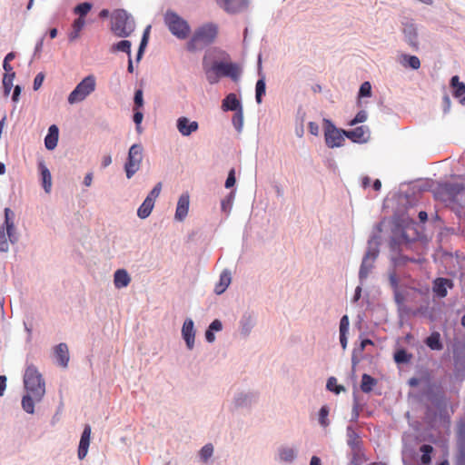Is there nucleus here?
Here are the masks:
<instances>
[{
  "instance_id": "24",
  "label": "nucleus",
  "mask_w": 465,
  "mask_h": 465,
  "mask_svg": "<svg viewBox=\"0 0 465 465\" xmlns=\"http://www.w3.org/2000/svg\"><path fill=\"white\" fill-rule=\"evenodd\" d=\"M189 204H190L189 194L187 193H183L179 197L177 205H176L174 218L177 221L182 222L186 218V216L188 214V211H189Z\"/></svg>"
},
{
  "instance_id": "37",
  "label": "nucleus",
  "mask_w": 465,
  "mask_h": 465,
  "mask_svg": "<svg viewBox=\"0 0 465 465\" xmlns=\"http://www.w3.org/2000/svg\"><path fill=\"white\" fill-rule=\"evenodd\" d=\"M425 344L432 351H440L443 349V343L440 339V334L438 331H433L425 339Z\"/></svg>"
},
{
  "instance_id": "31",
  "label": "nucleus",
  "mask_w": 465,
  "mask_h": 465,
  "mask_svg": "<svg viewBox=\"0 0 465 465\" xmlns=\"http://www.w3.org/2000/svg\"><path fill=\"white\" fill-rule=\"evenodd\" d=\"M232 282V273L229 270L225 269L220 274L219 282L214 286V292L217 295L223 294Z\"/></svg>"
},
{
  "instance_id": "10",
  "label": "nucleus",
  "mask_w": 465,
  "mask_h": 465,
  "mask_svg": "<svg viewBox=\"0 0 465 465\" xmlns=\"http://www.w3.org/2000/svg\"><path fill=\"white\" fill-rule=\"evenodd\" d=\"M143 147L141 143H134L128 150L124 169L127 179H131L140 169L143 161Z\"/></svg>"
},
{
  "instance_id": "11",
  "label": "nucleus",
  "mask_w": 465,
  "mask_h": 465,
  "mask_svg": "<svg viewBox=\"0 0 465 465\" xmlns=\"http://www.w3.org/2000/svg\"><path fill=\"white\" fill-rule=\"evenodd\" d=\"M439 191L451 203H457L462 207L465 206V201H463V194L465 193L464 183L445 182L440 184Z\"/></svg>"
},
{
  "instance_id": "16",
  "label": "nucleus",
  "mask_w": 465,
  "mask_h": 465,
  "mask_svg": "<svg viewBox=\"0 0 465 465\" xmlns=\"http://www.w3.org/2000/svg\"><path fill=\"white\" fill-rule=\"evenodd\" d=\"M424 395L436 409L441 411L446 407L445 394L441 389L430 385Z\"/></svg>"
},
{
  "instance_id": "13",
  "label": "nucleus",
  "mask_w": 465,
  "mask_h": 465,
  "mask_svg": "<svg viewBox=\"0 0 465 465\" xmlns=\"http://www.w3.org/2000/svg\"><path fill=\"white\" fill-rule=\"evenodd\" d=\"M225 59H231L230 54L224 50L219 47H209L205 50L202 60L203 71H206L207 67H210L212 64L223 61Z\"/></svg>"
},
{
  "instance_id": "8",
  "label": "nucleus",
  "mask_w": 465,
  "mask_h": 465,
  "mask_svg": "<svg viewBox=\"0 0 465 465\" xmlns=\"http://www.w3.org/2000/svg\"><path fill=\"white\" fill-rule=\"evenodd\" d=\"M322 124L326 146L331 149L341 147L346 138L343 134L345 130L338 128L334 123L328 118H323Z\"/></svg>"
},
{
  "instance_id": "56",
  "label": "nucleus",
  "mask_w": 465,
  "mask_h": 465,
  "mask_svg": "<svg viewBox=\"0 0 465 465\" xmlns=\"http://www.w3.org/2000/svg\"><path fill=\"white\" fill-rule=\"evenodd\" d=\"M371 95V85L370 82H363L358 92V98L370 97Z\"/></svg>"
},
{
  "instance_id": "28",
  "label": "nucleus",
  "mask_w": 465,
  "mask_h": 465,
  "mask_svg": "<svg viewBox=\"0 0 465 465\" xmlns=\"http://www.w3.org/2000/svg\"><path fill=\"white\" fill-rule=\"evenodd\" d=\"M54 354L56 359L58 365L65 368L69 362V350L68 346L64 342H61L54 347Z\"/></svg>"
},
{
  "instance_id": "6",
  "label": "nucleus",
  "mask_w": 465,
  "mask_h": 465,
  "mask_svg": "<svg viewBox=\"0 0 465 465\" xmlns=\"http://www.w3.org/2000/svg\"><path fill=\"white\" fill-rule=\"evenodd\" d=\"M111 30L118 37L130 36L135 30L134 17L124 9L115 10L112 15Z\"/></svg>"
},
{
  "instance_id": "35",
  "label": "nucleus",
  "mask_w": 465,
  "mask_h": 465,
  "mask_svg": "<svg viewBox=\"0 0 465 465\" xmlns=\"http://www.w3.org/2000/svg\"><path fill=\"white\" fill-rule=\"evenodd\" d=\"M131 278L124 269H118L114 275V286L118 289L124 288L130 283Z\"/></svg>"
},
{
  "instance_id": "52",
  "label": "nucleus",
  "mask_w": 465,
  "mask_h": 465,
  "mask_svg": "<svg viewBox=\"0 0 465 465\" xmlns=\"http://www.w3.org/2000/svg\"><path fill=\"white\" fill-rule=\"evenodd\" d=\"M213 446L212 443H207L204 446H203L199 451L200 459L203 462H207L208 460L213 456Z\"/></svg>"
},
{
  "instance_id": "53",
  "label": "nucleus",
  "mask_w": 465,
  "mask_h": 465,
  "mask_svg": "<svg viewBox=\"0 0 465 465\" xmlns=\"http://www.w3.org/2000/svg\"><path fill=\"white\" fill-rule=\"evenodd\" d=\"M144 104L143 92L142 88H138L134 91V109H143Z\"/></svg>"
},
{
  "instance_id": "22",
  "label": "nucleus",
  "mask_w": 465,
  "mask_h": 465,
  "mask_svg": "<svg viewBox=\"0 0 465 465\" xmlns=\"http://www.w3.org/2000/svg\"><path fill=\"white\" fill-rule=\"evenodd\" d=\"M176 128L183 136H190L199 129V124L186 116H181L176 120Z\"/></svg>"
},
{
  "instance_id": "26",
  "label": "nucleus",
  "mask_w": 465,
  "mask_h": 465,
  "mask_svg": "<svg viewBox=\"0 0 465 465\" xmlns=\"http://www.w3.org/2000/svg\"><path fill=\"white\" fill-rule=\"evenodd\" d=\"M450 85L452 88V95L459 102L465 105V84L460 81L458 75H453L450 80Z\"/></svg>"
},
{
  "instance_id": "20",
  "label": "nucleus",
  "mask_w": 465,
  "mask_h": 465,
  "mask_svg": "<svg viewBox=\"0 0 465 465\" xmlns=\"http://www.w3.org/2000/svg\"><path fill=\"white\" fill-rule=\"evenodd\" d=\"M182 337L188 350H193L195 341L194 322L191 318L184 320L182 327Z\"/></svg>"
},
{
  "instance_id": "34",
  "label": "nucleus",
  "mask_w": 465,
  "mask_h": 465,
  "mask_svg": "<svg viewBox=\"0 0 465 465\" xmlns=\"http://www.w3.org/2000/svg\"><path fill=\"white\" fill-rule=\"evenodd\" d=\"M223 330V322L219 319L213 320L207 327L204 336L205 340L209 343H213L215 341V332H219Z\"/></svg>"
},
{
  "instance_id": "39",
  "label": "nucleus",
  "mask_w": 465,
  "mask_h": 465,
  "mask_svg": "<svg viewBox=\"0 0 465 465\" xmlns=\"http://www.w3.org/2000/svg\"><path fill=\"white\" fill-rule=\"evenodd\" d=\"M377 384V380L370 374L363 373L361 381V390L364 393H370L372 391L374 386Z\"/></svg>"
},
{
  "instance_id": "43",
  "label": "nucleus",
  "mask_w": 465,
  "mask_h": 465,
  "mask_svg": "<svg viewBox=\"0 0 465 465\" xmlns=\"http://www.w3.org/2000/svg\"><path fill=\"white\" fill-rule=\"evenodd\" d=\"M84 24H85V21L84 18L74 19L73 25H72L73 30H72V32H70V34L68 35V39L70 42H73L79 37V33L84 28Z\"/></svg>"
},
{
  "instance_id": "55",
  "label": "nucleus",
  "mask_w": 465,
  "mask_h": 465,
  "mask_svg": "<svg viewBox=\"0 0 465 465\" xmlns=\"http://www.w3.org/2000/svg\"><path fill=\"white\" fill-rule=\"evenodd\" d=\"M368 118V114L365 110L359 111L356 115L349 122L350 126H354L358 124L364 123Z\"/></svg>"
},
{
  "instance_id": "58",
  "label": "nucleus",
  "mask_w": 465,
  "mask_h": 465,
  "mask_svg": "<svg viewBox=\"0 0 465 465\" xmlns=\"http://www.w3.org/2000/svg\"><path fill=\"white\" fill-rule=\"evenodd\" d=\"M9 250L7 237L4 226L0 228V252H6Z\"/></svg>"
},
{
  "instance_id": "41",
  "label": "nucleus",
  "mask_w": 465,
  "mask_h": 465,
  "mask_svg": "<svg viewBox=\"0 0 465 465\" xmlns=\"http://www.w3.org/2000/svg\"><path fill=\"white\" fill-rule=\"evenodd\" d=\"M401 63L403 64V66L410 67L412 70H417L420 66V61L419 57L416 55H411V54H401Z\"/></svg>"
},
{
  "instance_id": "30",
  "label": "nucleus",
  "mask_w": 465,
  "mask_h": 465,
  "mask_svg": "<svg viewBox=\"0 0 465 465\" xmlns=\"http://www.w3.org/2000/svg\"><path fill=\"white\" fill-rule=\"evenodd\" d=\"M10 213H12L11 210L9 208L5 209V222H4V228L5 227L6 230V237L7 241L9 240L11 243H15L17 242L18 238L15 234V224L10 217Z\"/></svg>"
},
{
  "instance_id": "45",
  "label": "nucleus",
  "mask_w": 465,
  "mask_h": 465,
  "mask_svg": "<svg viewBox=\"0 0 465 465\" xmlns=\"http://www.w3.org/2000/svg\"><path fill=\"white\" fill-rule=\"evenodd\" d=\"M15 77V73H11V74H4V77H3V91H4V95L5 97H7L12 89H14V84H13V81H14V78Z\"/></svg>"
},
{
  "instance_id": "38",
  "label": "nucleus",
  "mask_w": 465,
  "mask_h": 465,
  "mask_svg": "<svg viewBox=\"0 0 465 465\" xmlns=\"http://www.w3.org/2000/svg\"><path fill=\"white\" fill-rule=\"evenodd\" d=\"M110 51L112 53L123 52V53H125L128 56H131L132 55V43H131V41L126 40V39L120 40L119 42L114 44L111 46Z\"/></svg>"
},
{
  "instance_id": "5",
  "label": "nucleus",
  "mask_w": 465,
  "mask_h": 465,
  "mask_svg": "<svg viewBox=\"0 0 465 465\" xmlns=\"http://www.w3.org/2000/svg\"><path fill=\"white\" fill-rule=\"evenodd\" d=\"M218 35V26L213 23H207L199 26L186 44V49L190 53L202 50L212 45Z\"/></svg>"
},
{
  "instance_id": "19",
  "label": "nucleus",
  "mask_w": 465,
  "mask_h": 465,
  "mask_svg": "<svg viewBox=\"0 0 465 465\" xmlns=\"http://www.w3.org/2000/svg\"><path fill=\"white\" fill-rule=\"evenodd\" d=\"M298 456V450L294 447L282 445L277 449L275 459L284 464H292Z\"/></svg>"
},
{
  "instance_id": "18",
  "label": "nucleus",
  "mask_w": 465,
  "mask_h": 465,
  "mask_svg": "<svg viewBox=\"0 0 465 465\" xmlns=\"http://www.w3.org/2000/svg\"><path fill=\"white\" fill-rule=\"evenodd\" d=\"M453 281L449 278L438 277L433 281L432 292L440 299L445 298L448 294V289H452Z\"/></svg>"
},
{
  "instance_id": "48",
  "label": "nucleus",
  "mask_w": 465,
  "mask_h": 465,
  "mask_svg": "<svg viewBox=\"0 0 465 465\" xmlns=\"http://www.w3.org/2000/svg\"><path fill=\"white\" fill-rule=\"evenodd\" d=\"M420 451L421 453L420 460L423 464H429L431 461V453L433 451V447L430 444H422L420 447Z\"/></svg>"
},
{
  "instance_id": "44",
  "label": "nucleus",
  "mask_w": 465,
  "mask_h": 465,
  "mask_svg": "<svg viewBox=\"0 0 465 465\" xmlns=\"http://www.w3.org/2000/svg\"><path fill=\"white\" fill-rule=\"evenodd\" d=\"M393 296H394V302L398 307V311L401 312H405L406 314H410L411 312L409 307L404 305L405 297L402 294V292L400 290L395 291V292H393Z\"/></svg>"
},
{
  "instance_id": "42",
  "label": "nucleus",
  "mask_w": 465,
  "mask_h": 465,
  "mask_svg": "<svg viewBox=\"0 0 465 465\" xmlns=\"http://www.w3.org/2000/svg\"><path fill=\"white\" fill-rule=\"evenodd\" d=\"M236 192L232 190L221 201V210L227 215L231 213L232 208L233 201L235 199Z\"/></svg>"
},
{
  "instance_id": "59",
  "label": "nucleus",
  "mask_w": 465,
  "mask_h": 465,
  "mask_svg": "<svg viewBox=\"0 0 465 465\" xmlns=\"http://www.w3.org/2000/svg\"><path fill=\"white\" fill-rule=\"evenodd\" d=\"M389 282H390V285L393 292L400 290L399 289L400 282H399V279H398L395 270H392L391 272H390Z\"/></svg>"
},
{
  "instance_id": "1",
  "label": "nucleus",
  "mask_w": 465,
  "mask_h": 465,
  "mask_svg": "<svg viewBox=\"0 0 465 465\" xmlns=\"http://www.w3.org/2000/svg\"><path fill=\"white\" fill-rule=\"evenodd\" d=\"M25 394L22 397V409L28 414L35 413V405L42 401L45 394V381L37 368L31 364L24 374Z\"/></svg>"
},
{
  "instance_id": "25",
  "label": "nucleus",
  "mask_w": 465,
  "mask_h": 465,
  "mask_svg": "<svg viewBox=\"0 0 465 465\" xmlns=\"http://www.w3.org/2000/svg\"><path fill=\"white\" fill-rule=\"evenodd\" d=\"M222 109L223 112H237L243 108L241 99L234 93H230L222 101Z\"/></svg>"
},
{
  "instance_id": "63",
  "label": "nucleus",
  "mask_w": 465,
  "mask_h": 465,
  "mask_svg": "<svg viewBox=\"0 0 465 465\" xmlns=\"http://www.w3.org/2000/svg\"><path fill=\"white\" fill-rule=\"evenodd\" d=\"M350 320L348 315H343L340 321V332H349Z\"/></svg>"
},
{
  "instance_id": "3",
  "label": "nucleus",
  "mask_w": 465,
  "mask_h": 465,
  "mask_svg": "<svg viewBox=\"0 0 465 465\" xmlns=\"http://www.w3.org/2000/svg\"><path fill=\"white\" fill-rule=\"evenodd\" d=\"M203 73L207 82L213 85L218 84L223 77H228L234 83L239 82L242 70L239 64L225 59L212 64Z\"/></svg>"
},
{
  "instance_id": "9",
  "label": "nucleus",
  "mask_w": 465,
  "mask_h": 465,
  "mask_svg": "<svg viewBox=\"0 0 465 465\" xmlns=\"http://www.w3.org/2000/svg\"><path fill=\"white\" fill-rule=\"evenodd\" d=\"M95 89V77L93 74L85 76L68 95V103L74 104L84 101Z\"/></svg>"
},
{
  "instance_id": "23",
  "label": "nucleus",
  "mask_w": 465,
  "mask_h": 465,
  "mask_svg": "<svg viewBox=\"0 0 465 465\" xmlns=\"http://www.w3.org/2000/svg\"><path fill=\"white\" fill-rule=\"evenodd\" d=\"M91 426L85 424L82 431L78 445L77 457L80 460H84L88 452L91 439Z\"/></svg>"
},
{
  "instance_id": "51",
  "label": "nucleus",
  "mask_w": 465,
  "mask_h": 465,
  "mask_svg": "<svg viewBox=\"0 0 465 465\" xmlns=\"http://www.w3.org/2000/svg\"><path fill=\"white\" fill-rule=\"evenodd\" d=\"M93 5L90 2H83L74 7V13L79 15L78 18H84L91 11Z\"/></svg>"
},
{
  "instance_id": "60",
  "label": "nucleus",
  "mask_w": 465,
  "mask_h": 465,
  "mask_svg": "<svg viewBox=\"0 0 465 465\" xmlns=\"http://www.w3.org/2000/svg\"><path fill=\"white\" fill-rule=\"evenodd\" d=\"M162 190V183H157L154 187L151 190L145 199H151V202H155Z\"/></svg>"
},
{
  "instance_id": "15",
  "label": "nucleus",
  "mask_w": 465,
  "mask_h": 465,
  "mask_svg": "<svg viewBox=\"0 0 465 465\" xmlns=\"http://www.w3.org/2000/svg\"><path fill=\"white\" fill-rule=\"evenodd\" d=\"M343 134L352 143L359 144L367 143L371 137L370 128L367 125H361L353 129L345 130Z\"/></svg>"
},
{
  "instance_id": "2",
  "label": "nucleus",
  "mask_w": 465,
  "mask_h": 465,
  "mask_svg": "<svg viewBox=\"0 0 465 465\" xmlns=\"http://www.w3.org/2000/svg\"><path fill=\"white\" fill-rule=\"evenodd\" d=\"M423 234L415 231L411 235L407 231L401 230L399 234L393 233L390 239L389 246L391 252L395 255L391 256V262L394 268L403 267L411 260V257L402 254L401 245L409 246L411 242L421 241Z\"/></svg>"
},
{
  "instance_id": "36",
  "label": "nucleus",
  "mask_w": 465,
  "mask_h": 465,
  "mask_svg": "<svg viewBox=\"0 0 465 465\" xmlns=\"http://www.w3.org/2000/svg\"><path fill=\"white\" fill-rule=\"evenodd\" d=\"M151 27L152 26L149 25L143 30V35H142V38H141V41H140V45H139V47H138V50H137V53H136V56H135L136 63H139L142 60V58H143V56L144 54L146 46H147L148 42H149V35H150Z\"/></svg>"
},
{
  "instance_id": "32",
  "label": "nucleus",
  "mask_w": 465,
  "mask_h": 465,
  "mask_svg": "<svg viewBox=\"0 0 465 465\" xmlns=\"http://www.w3.org/2000/svg\"><path fill=\"white\" fill-rule=\"evenodd\" d=\"M38 168L40 171L43 189L45 193H49L52 188L51 173H50L48 167L45 165V163L43 161L38 163Z\"/></svg>"
},
{
  "instance_id": "29",
  "label": "nucleus",
  "mask_w": 465,
  "mask_h": 465,
  "mask_svg": "<svg viewBox=\"0 0 465 465\" xmlns=\"http://www.w3.org/2000/svg\"><path fill=\"white\" fill-rule=\"evenodd\" d=\"M58 139L59 128L56 124H51L44 140L45 148L48 151L54 150L57 146Z\"/></svg>"
},
{
  "instance_id": "40",
  "label": "nucleus",
  "mask_w": 465,
  "mask_h": 465,
  "mask_svg": "<svg viewBox=\"0 0 465 465\" xmlns=\"http://www.w3.org/2000/svg\"><path fill=\"white\" fill-rule=\"evenodd\" d=\"M154 207V203L151 199H144L137 210V216L140 219H146L151 214Z\"/></svg>"
},
{
  "instance_id": "54",
  "label": "nucleus",
  "mask_w": 465,
  "mask_h": 465,
  "mask_svg": "<svg viewBox=\"0 0 465 465\" xmlns=\"http://www.w3.org/2000/svg\"><path fill=\"white\" fill-rule=\"evenodd\" d=\"M143 119V113L142 109H134L133 121L135 124V129L138 134L142 133L143 129L141 124Z\"/></svg>"
},
{
  "instance_id": "46",
  "label": "nucleus",
  "mask_w": 465,
  "mask_h": 465,
  "mask_svg": "<svg viewBox=\"0 0 465 465\" xmlns=\"http://www.w3.org/2000/svg\"><path fill=\"white\" fill-rule=\"evenodd\" d=\"M326 390L339 395L341 391H345L344 386L338 384L337 379L333 376L328 378L326 382Z\"/></svg>"
},
{
  "instance_id": "50",
  "label": "nucleus",
  "mask_w": 465,
  "mask_h": 465,
  "mask_svg": "<svg viewBox=\"0 0 465 465\" xmlns=\"http://www.w3.org/2000/svg\"><path fill=\"white\" fill-rule=\"evenodd\" d=\"M232 124L238 133L242 131L243 127V109L234 112Z\"/></svg>"
},
{
  "instance_id": "49",
  "label": "nucleus",
  "mask_w": 465,
  "mask_h": 465,
  "mask_svg": "<svg viewBox=\"0 0 465 465\" xmlns=\"http://www.w3.org/2000/svg\"><path fill=\"white\" fill-rule=\"evenodd\" d=\"M411 354L409 353L405 349H400L394 353V361L398 364H406L410 362Z\"/></svg>"
},
{
  "instance_id": "57",
  "label": "nucleus",
  "mask_w": 465,
  "mask_h": 465,
  "mask_svg": "<svg viewBox=\"0 0 465 465\" xmlns=\"http://www.w3.org/2000/svg\"><path fill=\"white\" fill-rule=\"evenodd\" d=\"M236 183V177H235V169L231 168L228 172L227 178L224 183V187L226 189H231L235 185Z\"/></svg>"
},
{
  "instance_id": "27",
  "label": "nucleus",
  "mask_w": 465,
  "mask_h": 465,
  "mask_svg": "<svg viewBox=\"0 0 465 465\" xmlns=\"http://www.w3.org/2000/svg\"><path fill=\"white\" fill-rule=\"evenodd\" d=\"M255 322L256 320L254 315L252 312H245L242 315L239 322L241 335H242L243 337L249 336L252 328L255 325Z\"/></svg>"
},
{
  "instance_id": "33",
  "label": "nucleus",
  "mask_w": 465,
  "mask_h": 465,
  "mask_svg": "<svg viewBox=\"0 0 465 465\" xmlns=\"http://www.w3.org/2000/svg\"><path fill=\"white\" fill-rule=\"evenodd\" d=\"M347 444L352 450H360L361 440L359 433L351 425L346 428Z\"/></svg>"
},
{
  "instance_id": "14",
  "label": "nucleus",
  "mask_w": 465,
  "mask_h": 465,
  "mask_svg": "<svg viewBox=\"0 0 465 465\" xmlns=\"http://www.w3.org/2000/svg\"><path fill=\"white\" fill-rule=\"evenodd\" d=\"M257 74L259 76L255 84V101L258 104H262V97L266 93V76L262 71V59L260 53L257 57Z\"/></svg>"
},
{
  "instance_id": "21",
  "label": "nucleus",
  "mask_w": 465,
  "mask_h": 465,
  "mask_svg": "<svg viewBox=\"0 0 465 465\" xmlns=\"http://www.w3.org/2000/svg\"><path fill=\"white\" fill-rule=\"evenodd\" d=\"M217 5L228 14H237L248 5V0H216Z\"/></svg>"
},
{
  "instance_id": "17",
  "label": "nucleus",
  "mask_w": 465,
  "mask_h": 465,
  "mask_svg": "<svg viewBox=\"0 0 465 465\" xmlns=\"http://www.w3.org/2000/svg\"><path fill=\"white\" fill-rule=\"evenodd\" d=\"M402 33L407 44L415 51L419 49L418 27L411 21L402 23Z\"/></svg>"
},
{
  "instance_id": "4",
  "label": "nucleus",
  "mask_w": 465,
  "mask_h": 465,
  "mask_svg": "<svg viewBox=\"0 0 465 465\" xmlns=\"http://www.w3.org/2000/svg\"><path fill=\"white\" fill-rule=\"evenodd\" d=\"M381 232V224H375L374 230L368 240L367 249L359 270V280L361 284L368 278L370 272L374 267V262L380 254Z\"/></svg>"
},
{
  "instance_id": "7",
  "label": "nucleus",
  "mask_w": 465,
  "mask_h": 465,
  "mask_svg": "<svg viewBox=\"0 0 465 465\" xmlns=\"http://www.w3.org/2000/svg\"><path fill=\"white\" fill-rule=\"evenodd\" d=\"M163 21L171 34L178 39L187 38L191 32L188 22L173 10L168 9L165 12Z\"/></svg>"
},
{
  "instance_id": "61",
  "label": "nucleus",
  "mask_w": 465,
  "mask_h": 465,
  "mask_svg": "<svg viewBox=\"0 0 465 465\" xmlns=\"http://www.w3.org/2000/svg\"><path fill=\"white\" fill-rule=\"evenodd\" d=\"M44 80L45 74L42 72L38 73L34 79L33 89L37 91L42 86Z\"/></svg>"
},
{
  "instance_id": "64",
  "label": "nucleus",
  "mask_w": 465,
  "mask_h": 465,
  "mask_svg": "<svg viewBox=\"0 0 465 465\" xmlns=\"http://www.w3.org/2000/svg\"><path fill=\"white\" fill-rule=\"evenodd\" d=\"M458 465H465V444L460 446L458 454Z\"/></svg>"
},
{
  "instance_id": "47",
  "label": "nucleus",
  "mask_w": 465,
  "mask_h": 465,
  "mask_svg": "<svg viewBox=\"0 0 465 465\" xmlns=\"http://www.w3.org/2000/svg\"><path fill=\"white\" fill-rule=\"evenodd\" d=\"M329 413H330V408L328 405H322L319 410L318 420H319V424L322 428H326L330 425V420L328 419Z\"/></svg>"
},
{
  "instance_id": "12",
  "label": "nucleus",
  "mask_w": 465,
  "mask_h": 465,
  "mask_svg": "<svg viewBox=\"0 0 465 465\" xmlns=\"http://www.w3.org/2000/svg\"><path fill=\"white\" fill-rule=\"evenodd\" d=\"M258 392L253 391H240L233 395L232 403L236 409H251L258 400Z\"/></svg>"
},
{
  "instance_id": "62",
  "label": "nucleus",
  "mask_w": 465,
  "mask_h": 465,
  "mask_svg": "<svg viewBox=\"0 0 465 465\" xmlns=\"http://www.w3.org/2000/svg\"><path fill=\"white\" fill-rule=\"evenodd\" d=\"M455 229L450 228V227H443L440 232L438 234V241L442 242L444 241V238L447 237L450 233H454Z\"/></svg>"
}]
</instances>
